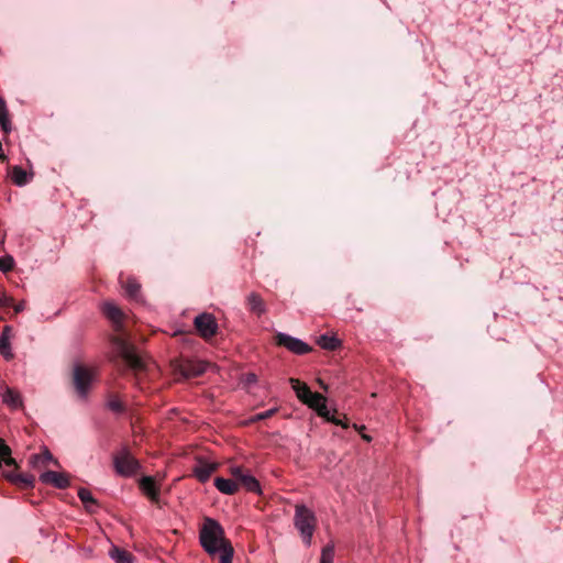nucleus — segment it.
<instances>
[{"instance_id":"c756f323","label":"nucleus","mask_w":563,"mask_h":563,"mask_svg":"<svg viewBox=\"0 0 563 563\" xmlns=\"http://www.w3.org/2000/svg\"><path fill=\"white\" fill-rule=\"evenodd\" d=\"M335 413H338V411H336V410H334V413H331V412L329 411V415H328L327 417H323V418H324L327 421H330V422H332V423H334V424H336V426H341V427H343V428H345V429H346V428H349V423H347V419H346V417H344V420H342V419L336 418V417H335Z\"/></svg>"},{"instance_id":"a19ab883","label":"nucleus","mask_w":563,"mask_h":563,"mask_svg":"<svg viewBox=\"0 0 563 563\" xmlns=\"http://www.w3.org/2000/svg\"><path fill=\"white\" fill-rule=\"evenodd\" d=\"M0 443H5L2 439H0Z\"/></svg>"},{"instance_id":"c9c22d12","label":"nucleus","mask_w":563,"mask_h":563,"mask_svg":"<svg viewBox=\"0 0 563 563\" xmlns=\"http://www.w3.org/2000/svg\"><path fill=\"white\" fill-rule=\"evenodd\" d=\"M362 438H363L365 441H367V442H369V441L372 440V439H371V437H368V435H366V434H362Z\"/></svg>"},{"instance_id":"dca6fc26","label":"nucleus","mask_w":563,"mask_h":563,"mask_svg":"<svg viewBox=\"0 0 563 563\" xmlns=\"http://www.w3.org/2000/svg\"><path fill=\"white\" fill-rule=\"evenodd\" d=\"M289 383L301 402L305 404L309 398H311L312 391L306 383H301L297 378H290Z\"/></svg>"},{"instance_id":"423d86ee","label":"nucleus","mask_w":563,"mask_h":563,"mask_svg":"<svg viewBox=\"0 0 563 563\" xmlns=\"http://www.w3.org/2000/svg\"><path fill=\"white\" fill-rule=\"evenodd\" d=\"M194 324L198 333L203 339H210L217 334L218 324L216 318L211 313L205 312L198 314L194 320Z\"/></svg>"},{"instance_id":"5701e85b","label":"nucleus","mask_w":563,"mask_h":563,"mask_svg":"<svg viewBox=\"0 0 563 563\" xmlns=\"http://www.w3.org/2000/svg\"><path fill=\"white\" fill-rule=\"evenodd\" d=\"M317 343L322 349L329 351H334L340 345V341L336 338L327 334L320 335Z\"/></svg>"},{"instance_id":"412c9836","label":"nucleus","mask_w":563,"mask_h":563,"mask_svg":"<svg viewBox=\"0 0 563 563\" xmlns=\"http://www.w3.org/2000/svg\"><path fill=\"white\" fill-rule=\"evenodd\" d=\"M11 179L16 186H24L29 183V176L21 166H13L11 168Z\"/></svg>"},{"instance_id":"58836bf2","label":"nucleus","mask_w":563,"mask_h":563,"mask_svg":"<svg viewBox=\"0 0 563 563\" xmlns=\"http://www.w3.org/2000/svg\"><path fill=\"white\" fill-rule=\"evenodd\" d=\"M250 380H255V375H252V376L250 377Z\"/></svg>"},{"instance_id":"2f4dec72","label":"nucleus","mask_w":563,"mask_h":563,"mask_svg":"<svg viewBox=\"0 0 563 563\" xmlns=\"http://www.w3.org/2000/svg\"><path fill=\"white\" fill-rule=\"evenodd\" d=\"M276 411H277V409L274 408V409L266 410L264 412L256 413L255 416H253L251 418V421L256 422V421L268 419V418L273 417Z\"/></svg>"},{"instance_id":"9b49d317","label":"nucleus","mask_w":563,"mask_h":563,"mask_svg":"<svg viewBox=\"0 0 563 563\" xmlns=\"http://www.w3.org/2000/svg\"><path fill=\"white\" fill-rule=\"evenodd\" d=\"M325 401L327 399L324 396L319 393H312L311 398H309L305 405H308L311 409L316 410L320 417H327L329 415V409L327 408Z\"/></svg>"},{"instance_id":"ddd939ff","label":"nucleus","mask_w":563,"mask_h":563,"mask_svg":"<svg viewBox=\"0 0 563 563\" xmlns=\"http://www.w3.org/2000/svg\"><path fill=\"white\" fill-rule=\"evenodd\" d=\"M5 477L12 482L13 484L18 485L19 487L26 489L34 486V476L27 475V474H18L15 472H10L5 474Z\"/></svg>"},{"instance_id":"4c0bfd02","label":"nucleus","mask_w":563,"mask_h":563,"mask_svg":"<svg viewBox=\"0 0 563 563\" xmlns=\"http://www.w3.org/2000/svg\"><path fill=\"white\" fill-rule=\"evenodd\" d=\"M360 432L365 429V426H362L361 428H357V426H354Z\"/></svg>"},{"instance_id":"a211bd4d","label":"nucleus","mask_w":563,"mask_h":563,"mask_svg":"<svg viewBox=\"0 0 563 563\" xmlns=\"http://www.w3.org/2000/svg\"><path fill=\"white\" fill-rule=\"evenodd\" d=\"M214 486L222 493L227 495H233L239 490V485L236 479H227L222 477H217L214 479Z\"/></svg>"},{"instance_id":"9d476101","label":"nucleus","mask_w":563,"mask_h":563,"mask_svg":"<svg viewBox=\"0 0 563 563\" xmlns=\"http://www.w3.org/2000/svg\"><path fill=\"white\" fill-rule=\"evenodd\" d=\"M208 363L194 360H185L180 364V373L185 377H197L202 375L207 369Z\"/></svg>"},{"instance_id":"473e14b6","label":"nucleus","mask_w":563,"mask_h":563,"mask_svg":"<svg viewBox=\"0 0 563 563\" xmlns=\"http://www.w3.org/2000/svg\"><path fill=\"white\" fill-rule=\"evenodd\" d=\"M13 306V298L5 295L0 296V308H8Z\"/></svg>"},{"instance_id":"2eb2a0df","label":"nucleus","mask_w":563,"mask_h":563,"mask_svg":"<svg viewBox=\"0 0 563 563\" xmlns=\"http://www.w3.org/2000/svg\"><path fill=\"white\" fill-rule=\"evenodd\" d=\"M3 404L11 407L12 409H19L22 407V398L18 390L5 387L1 395Z\"/></svg>"},{"instance_id":"cd10ccee","label":"nucleus","mask_w":563,"mask_h":563,"mask_svg":"<svg viewBox=\"0 0 563 563\" xmlns=\"http://www.w3.org/2000/svg\"><path fill=\"white\" fill-rule=\"evenodd\" d=\"M0 125L4 132L11 130L8 108H0Z\"/></svg>"},{"instance_id":"bb28decb","label":"nucleus","mask_w":563,"mask_h":563,"mask_svg":"<svg viewBox=\"0 0 563 563\" xmlns=\"http://www.w3.org/2000/svg\"><path fill=\"white\" fill-rule=\"evenodd\" d=\"M0 354L5 360H11L13 357V353L11 352L10 340H5V338H0Z\"/></svg>"},{"instance_id":"39448f33","label":"nucleus","mask_w":563,"mask_h":563,"mask_svg":"<svg viewBox=\"0 0 563 563\" xmlns=\"http://www.w3.org/2000/svg\"><path fill=\"white\" fill-rule=\"evenodd\" d=\"M231 475L233 476V478L236 479L238 485L242 486L247 492L255 493V494L262 493L261 485H260L258 481L252 474H250L247 471H245L243 467H241V466L231 467Z\"/></svg>"},{"instance_id":"c85d7f7f","label":"nucleus","mask_w":563,"mask_h":563,"mask_svg":"<svg viewBox=\"0 0 563 563\" xmlns=\"http://www.w3.org/2000/svg\"><path fill=\"white\" fill-rule=\"evenodd\" d=\"M108 406L117 413H122L124 411V405L117 396L110 398Z\"/></svg>"},{"instance_id":"1a4fd4ad","label":"nucleus","mask_w":563,"mask_h":563,"mask_svg":"<svg viewBox=\"0 0 563 563\" xmlns=\"http://www.w3.org/2000/svg\"><path fill=\"white\" fill-rule=\"evenodd\" d=\"M40 479L42 483L53 485L58 489H64L69 486V475L66 473L46 471L41 474Z\"/></svg>"},{"instance_id":"a878e982","label":"nucleus","mask_w":563,"mask_h":563,"mask_svg":"<svg viewBox=\"0 0 563 563\" xmlns=\"http://www.w3.org/2000/svg\"><path fill=\"white\" fill-rule=\"evenodd\" d=\"M334 559V544H327L321 552L320 563H333Z\"/></svg>"},{"instance_id":"e433bc0d","label":"nucleus","mask_w":563,"mask_h":563,"mask_svg":"<svg viewBox=\"0 0 563 563\" xmlns=\"http://www.w3.org/2000/svg\"><path fill=\"white\" fill-rule=\"evenodd\" d=\"M0 106H5V101L0 97Z\"/></svg>"},{"instance_id":"7ed1b4c3","label":"nucleus","mask_w":563,"mask_h":563,"mask_svg":"<svg viewBox=\"0 0 563 563\" xmlns=\"http://www.w3.org/2000/svg\"><path fill=\"white\" fill-rule=\"evenodd\" d=\"M294 525L300 532L303 543L309 547L317 527V517L313 511L305 505H296Z\"/></svg>"},{"instance_id":"72a5a7b5","label":"nucleus","mask_w":563,"mask_h":563,"mask_svg":"<svg viewBox=\"0 0 563 563\" xmlns=\"http://www.w3.org/2000/svg\"><path fill=\"white\" fill-rule=\"evenodd\" d=\"M12 336V328L10 325H5L2 330L0 338H5V340H10Z\"/></svg>"},{"instance_id":"20e7f679","label":"nucleus","mask_w":563,"mask_h":563,"mask_svg":"<svg viewBox=\"0 0 563 563\" xmlns=\"http://www.w3.org/2000/svg\"><path fill=\"white\" fill-rule=\"evenodd\" d=\"M113 466L115 472L124 477L136 474L141 467L140 462L126 449L113 456Z\"/></svg>"},{"instance_id":"0eeeda50","label":"nucleus","mask_w":563,"mask_h":563,"mask_svg":"<svg viewBox=\"0 0 563 563\" xmlns=\"http://www.w3.org/2000/svg\"><path fill=\"white\" fill-rule=\"evenodd\" d=\"M275 343L279 346H284L290 352L301 355L312 351V347L299 339L292 338L285 333H277L274 338Z\"/></svg>"},{"instance_id":"f8f14e48","label":"nucleus","mask_w":563,"mask_h":563,"mask_svg":"<svg viewBox=\"0 0 563 563\" xmlns=\"http://www.w3.org/2000/svg\"><path fill=\"white\" fill-rule=\"evenodd\" d=\"M140 488L152 501L158 500L159 488L156 486L153 477L144 476L140 481Z\"/></svg>"},{"instance_id":"f3484780","label":"nucleus","mask_w":563,"mask_h":563,"mask_svg":"<svg viewBox=\"0 0 563 563\" xmlns=\"http://www.w3.org/2000/svg\"><path fill=\"white\" fill-rule=\"evenodd\" d=\"M246 305L249 310L256 313L257 316H261L266 311L264 300L256 292H252L247 296Z\"/></svg>"},{"instance_id":"aec40b11","label":"nucleus","mask_w":563,"mask_h":563,"mask_svg":"<svg viewBox=\"0 0 563 563\" xmlns=\"http://www.w3.org/2000/svg\"><path fill=\"white\" fill-rule=\"evenodd\" d=\"M123 288L125 295L133 299L137 300L140 295L141 285L134 278H128L125 283H123Z\"/></svg>"},{"instance_id":"f704fd0d","label":"nucleus","mask_w":563,"mask_h":563,"mask_svg":"<svg viewBox=\"0 0 563 563\" xmlns=\"http://www.w3.org/2000/svg\"><path fill=\"white\" fill-rule=\"evenodd\" d=\"M12 307L14 309V312L19 313V312L24 310V301H21V302L16 303V305L13 303Z\"/></svg>"},{"instance_id":"f257e3e1","label":"nucleus","mask_w":563,"mask_h":563,"mask_svg":"<svg viewBox=\"0 0 563 563\" xmlns=\"http://www.w3.org/2000/svg\"><path fill=\"white\" fill-rule=\"evenodd\" d=\"M102 311L111 322L112 330L115 332V334L110 336V342L118 357L134 372L144 371L145 362L143 357L137 354L135 346L130 342L129 325L132 322L131 316L113 302H104Z\"/></svg>"},{"instance_id":"b1692460","label":"nucleus","mask_w":563,"mask_h":563,"mask_svg":"<svg viewBox=\"0 0 563 563\" xmlns=\"http://www.w3.org/2000/svg\"><path fill=\"white\" fill-rule=\"evenodd\" d=\"M78 497L85 505L86 509L88 510H90L91 506L98 505L97 500L93 498L92 494L87 488L80 487L78 489Z\"/></svg>"},{"instance_id":"393cba45","label":"nucleus","mask_w":563,"mask_h":563,"mask_svg":"<svg viewBox=\"0 0 563 563\" xmlns=\"http://www.w3.org/2000/svg\"><path fill=\"white\" fill-rule=\"evenodd\" d=\"M218 552H220V563H232L234 549L231 542H225Z\"/></svg>"},{"instance_id":"7c9ffc66","label":"nucleus","mask_w":563,"mask_h":563,"mask_svg":"<svg viewBox=\"0 0 563 563\" xmlns=\"http://www.w3.org/2000/svg\"><path fill=\"white\" fill-rule=\"evenodd\" d=\"M13 258L12 256H2L0 257V271L2 272H9L13 268Z\"/></svg>"},{"instance_id":"6e6552de","label":"nucleus","mask_w":563,"mask_h":563,"mask_svg":"<svg viewBox=\"0 0 563 563\" xmlns=\"http://www.w3.org/2000/svg\"><path fill=\"white\" fill-rule=\"evenodd\" d=\"M74 386L76 391L81 396L88 393L90 383L92 380V373L90 369L82 365H76L74 368Z\"/></svg>"},{"instance_id":"f03ea898","label":"nucleus","mask_w":563,"mask_h":563,"mask_svg":"<svg viewBox=\"0 0 563 563\" xmlns=\"http://www.w3.org/2000/svg\"><path fill=\"white\" fill-rule=\"evenodd\" d=\"M199 540L205 551L214 555L224 545L225 542H230L224 536V529L214 519L207 517L199 531Z\"/></svg>"},{"instance_id":"6ab92c4d","label":"nucleus","mask_w":563,"mask_h":563,"mask_svg":"<svg viewBox=\"0 0 563 563\" xmlns=\"http://www.w3.org/2000/svg\"><path fill=\"white\" fill-rule=\"evenodd\" d=\"M30 462L34 467H45L49 462L54 465L59 466L58 461L53 457L51 452L45 449L41 454H35L30 457Z\"/></svg>"},{"instance_id":"4be33fe9","label":"nucleus","mask_w":563,"mask_h":563,"mask_svg":"<svg viewBox=\"0 0 563 563\" xmlns=\"http://www.w3.org/2000/svg\"><path fill=\"white\" fill-rule=\"evenodd\" d=\"M109 554L117 563H131L132 561V554L118 547H113Z\"/></svg>"},{"instance_id":"4468645a","label":"nucleus","mask_w":563,"mask_h":563,"mask_svg":"<svg viewBox=\"0 0 563 563\" xmlns=\"http://www.w3.org/2000/svg\"><path fill=\"white\" fill-rule=\"evenodd\" d=\"M216 470L217 464L199 462V464L194 468V475L199 482L206 483L210 478L211 474L216 472Z\"/></svg>"},{"instance_id":"ea45409f","label":"nucleus","mask_w":563,"mask_h":563,"mask_svg":"<svg viewBox=\"0 0 563 563\" xmlns=\"http://www.w3.org/2000/svg\"><path fill=\"white\" fill-rule=\"evenodd\" d=\"M320 385L322 388L327 389L325 385H323L321 382H320Z\"/></svg>"}]
</instances>
